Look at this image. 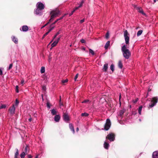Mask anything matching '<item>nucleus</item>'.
<instances>
[{
    "label": "nucleus",
    "instance_id": "nucleus-1",
    "mask_svg": "<svg viewBox=\"0 0 158 158\" xmlns=\"http://www.w3.org/2000/svg\"><path fill=\"white\" fill-rule=\"evenodd\" d=\"M123 34L125 43L127 45L124 44L122 46L121 51L123 57L125 59H128L131 56V53L127 47V45H128L129 43V34L127 30H125L124 31Z\"/></svg>",
    "mask_w": 158,
    "mask_h": 158
},
{
    "label": "nucleus",
    "instance_id": "nucleus-2",
    "mask_svg": "<svg viewBox=\"0 0 158 158\" xmlns=\"http://www.w3.org/2000/svg\"><path fill=\"white\" fill-rule=\"evenodd\" d=\"M111 126V122L109 119L108 118L106 120V122L104 126V128H102L101 130H105V131L108 130Z\"/></svg>",
    "mask_w": 158,
    "mask_h": 158
},
{
    "label": "nucleus",
    "instance_id": "nucleus-3",
    "mask_svg": "<svg viewBox=\"0 0 158 158\" xmlns=\"http://www.w3.org/2000/svg\"><path fill=\"white\" fill-rule=\"evenodd\" d=\"M158 100V98L157 97H155L152 98L151 101V103L149 105V106L150 108L153 107L156 105L157 102Z\"/></svg>",
    "mask_w": 158,
    "mask_h": 158
},
{
    "label": "nucleus",
    "instance_id": "nucleus-4",
    "mask_svg": "<svg viewBox=\"0 0 158 158\" xmlns=\"http://www.w3.org/2000/svg\"><path fill=\"white\" fill-rule=\"evenodd\" d=\"M51 13H52L51 15V18L49 19V22H51L52 20L54 18L56 17L60 13V11L58 10L56 11H54L51 12Z\"/></svg>",
    "mask_w": 158,
    "mask_h": 158
},
{
    "label": "nucleus",
    "instance_id": "nucleus-5",
    "mask_svg": "<svg viewBox=\"0 0 158 158\" xmlns=\"http://www.w3.org/2000/svg\"><path fill=\"white\" fill-rule=\"evenodd\" d=\"M106 139H108L110 141H114L115 139L114 134L112 133L109 134L106 136Z\"/></svg>",
    "mask_w": 158,
    "mask_h": 158
},
{
    "label": "nucleus",
    "instance_id": "nucleus-6",
    "mask_svg": "<svg viewBox=\"0 0 158 158\" xmlns=\"http://www.w3.org/2000/svg\"><path fill=\"white\" fill-rule=\"evenodd\" d=\"M15 108L14 105H13L9 109V111L10 114L13 115L15 113Z\"/></svg>",
    "mask_w": 158,
    "mask_h": 158
},
{
    "label": "nucleus",
    "instance_id": "nucleus-7",
    "mask_svg": "<svg viewBox=\"0 0 158 158\" xmlns=\"http://www.w3.org/2000/svg\"><path fill=\"white\" fill-rule=\"evenodd\" d=\"M37 7L41 10H43L44 9V6L43 3L39 2L37 4Z\"/></svg>",
    "mask_w": 158,
    "mask_h": 158
},
{
    "label": "nucleus",
    "instance_id": "nucleus-8",
    "mask_svg": "<svg viewBox=\"0 0 158 158\" xmlns=\"http://www.w3.org/2000/svg\"><path fill=\"white\" fill-rule=\"evenodd\" d=\"M28 27L27 25H23L20 28V29L21 31L23 32H27L28 30Z\"/></svg>",
    "mask_w": 158,
    "mask_h": 158
},
{
    "label": "nucleus",
    "instance_id": "nucleus-9",
    "mask_svg": "<svg viewBox=\"0 0 158 158\" xmlns=\"http://www.w3.org/2000/svg\"><path fill=\"white\" fill-rule=\"evenodd\" d=\"M60 38V37H59L56 40H55L53 42V43L51 44V46L52 47H53L57 45V44L58 43V42L59 41Z\"/></svg>",
    "mask_w": 158,
    "mask_h": 158
},
{
    "label": "nucleus",
    "instance_id": "nucleus-10",
    "mask_svg": "<svg viewBox=\"0 0 158 158\" xmlns=\"http://www.w3.org/2000/svg\"><path fill=\"white\" fill-rule=\"evenodd\" d=\"M63 116L64 120L66 122H68L69 120V118L67 114H64Z\"/></svg>",
    "mask_w": 158,
    "mask_h": 158
},
{
    "label": "nucleus",
    "instance_id": "nucleus-11",
    "mask_svg": "<svg viewBox=\"0 0 158 158\" xmlns=\"http://www.w3.org/2000/svg\"><path fill=\"white\" fill-rule=\"evenodd\" d=\"M152 158H158V151L154 152L153 153Z\"/></svg>",
    "mask_w": 158,
    "mask_h": 158
},
{
    "label": "nucleus",
    "instance_id": "nucleus-12",
    "mask_svg": "<svg viewBox=\"0 0 158 158\" xmlns=\"http://www.w3.org/2000/svg\"><path fill=\"white\" fill-rule=\"evenodd\" d=\"M42 10L40 9L39 8H37L35 11V14L37 15H41V11Z\"/></svg>",
    "mask_w": 158,
    "mask_h": 158
},
{
    "label": "nucleus",
    "instance_id": "nucleus-13",
    "mask_svg": "<svg viewBox=\"0 0 158 158\" xmlns=\"http://www.w3.org/2000/svg\"><path fill=\"white\" fill-rule=\"evenodd\" d=\"M60 119V116L59 115H56L54 117V120L56 122H58Z\"/></svg>",
    "mask_w": 158,
    "mask_h": 158
},
{
    "label": "nucleus",
    "instance_id": "nucleus-14",
    "mask_svg": "<svg viewBox=\"0 0 158 158\" xmlns=\"http://www.w3.org/2000/svg\"><path fill=\"white\" fill-rule=\"evenodd\" d=\"M125 111V110L124 109L120 110L118 113V116L122 117Z\"/></svg>",
    "mask_w": 158,
    "mask_h": 158
},
{
    "label": "nucleus",
    "instance_id": "nucleus-15",
    "mask_svg": "<svg viewBox=\"0 0 158 158\" xmlns=\"http://www.w3.org/2000/svg\"><path fill=\"white\" fill-rule=\"evenodd\" d=\"M108 69V64L107 63L105 64L103 66V70L104 72H106L107 71Z\"/></svg>",
    "mask_w": 158,
    "mask_h": 158
},
{
    "label": "nucleus",
    "instance_id": "nucleus-16",
    "mask_svg": "<svg viewBox=\"0 0 158 158\" xmlns=\"http://www.w3.org/2000/svg\"><path fill=\"white\" fill-rule=\"evenodd\" d=\"M138 10L139 12L141 13L142 15L144 16H146V14L144 12L142 9L141 8H138Z\"/></svg>",
    "mask_w": 158,
    "mask_h": 158
},
{
    "label": "nucleus",
    "instance_id": "nucleus-17",
    "mask_svg": "<svg viewBox=\"0 0 158 158\" xmlns=\"http://www.w3.org/2000/svg\"><path fill=\"white\" fill-rule=\"evenodd\" d=\"M12 40L15 44H17L18 43V39L14 36L11 37Z\"/></svg>",
    "mask_w": 158,
    "mask_h": 158
},
{
    "label": "nucleus",
    "instance_id": "nucleus-18",
    "mask_svg": "<svg viewBox=\"0 0 158 158\" xmlns=\"http://www.w3.org/2000/svg\"><path fill=\"white\" fill-rule=\"evenodd\" d=\"M69 127L70 130L72 131L73 133H75V130L73 126L71 123L69 124Z\"/></svg>",
    "mask_w": 158,
    "mask_h": 158
},
{
    "label": "nucleus",
    "instance_id": "nucleus-19",
    "mask_svg": "<svg viewBox=\"0 0 158 158\" xmlns=\"http://www.w3.org/2000/svg\"><path fill=\"white\" fill-rule=\"evenodd\" d=\"M109 144L108 143H106V142H105L104 143V148L106 149H108L109 147Z\"/></svg>",
    "mask_w": 158,
    "mask_h": 158
},
{
    "label": "nucleus",
    "instance_id": "nucleus-20",
    "mask_svg": "<svg viewBox=\"0 0 158 158\" xmlns=\"http://www.w3.org/2000/svg\"><path fill=\"white\" fill-rule=\"evenodd\" d=\"M51 113L53 115H55L57 113V111L54 109L51 110Z\"/></svg>",
    "mask_w": 158,
    "mask_h": 158
},
{
    "label": "nucleus",
    "instance_id": "nucleus-21",
    "mask_svg": "<svg viewBox=\"0 0 158 158\" xmlns=\"http://www.w3.org/2000/svg\"><path fill=\"white\" fill-rule=\"evenodd\" d=\"M118 66L121 69L122 68L123 65L121 60H119L118 63Z\"/></svg>",
    "mask_w": 158,
    "mask_h": 158
},
{
    "label": "nucleus",
    "instance_id": "nucleus-22",
    "mask_svg": "<svg viewBox=\"0 0 158 158\" xmlns=\"http://www.w3.org/2000/svg\"><path fill=\"white\" fill-rule=\"evenodd\" d=\"M110 41H108L106 43V44L105 46V49H106L108 48L109 46L110 45Z\"/></svg>",
    "mask_w": 158,
    "mask_h": 158
},
{
    "label": "nucleus",
    "instance_id": "nucleus-23",
    "mask_svg": "<svg viewBox=\"0 0 158 158\" xmlns=\"http://www.w3.org/2000/svg\"><path fill=\"white\" fill-rule=\"evenodd\" d=\"M143 108V106H140L138 108V111L139 114H141V112Z\"/></svg>",
    "mask_w": 158,
    "mask_h": 158
},
{
    "label": "nucleus",
    "instance_id": "nucleus-24",
    "mask_svg": "<svg viewBox=\"0 0 158 158\" xmlns=\"http://www.w3.org/2000/svg\"><path fill=\"white\" fill-rule=\"evenodd\" d=\"M45 72V68L44 66H42L41 68L40 73H43Z\"/></svg>",
    "mask_w": 158,
    "mask_h": 158
},
{
    "label": "nucleus",
    "instance_id": "nucleus-25",
    "mask_svg": "<svg viewBox=\"0 0 158 158\" xmlns=\"http://www.w3.org/2000/svg\"><path fill=\"white\" fill-rule=\"evenodd\" d=\"M26 153L25 152H22L20 155L21 158H24Z\"/></svg>",
    "mask_w": 158,
    "mask_h": 158
},
{
    "label": "nucleus",
    "instance_id": "nucleus-26",
    "mask_svg": "<svg viewBox=\"0 0 158 158\" xmlns=\"http://www.w3.org/2000/svg\"><path fill=\"white\" fill-rule=\"evenodd\" d=\"M143 31L142 30H140L139 31L137 34V36H139L140 35H141Z\"/></svg>",
    "mask_w": 158,
    "mask_h": 158
},
{
    "label": "nucleus",
    "instance_id": "nucleus-27",
    "mask_svg": "<svg viewBox=\"0 0 158 158\" xmlns=\"http://www.w3.org/2000/svg\"><path fill=\"white\" fill-rule=\"evenodd\" d=\"M60 34V32L59 31V32H57L56 34L54 36V37L53 39L51 41V42H50V43H51L52 41H53V40L56 37L59 35Z\"/></svg>",
    "mask_w": 158,
    "mask_h": 158
},
{
    "label": "nucleus",
    "instance_id": "nucleus-28",
    "mask_svg": "<svg viewBox=\"0 0 158 158\" xmlns=\"http://www.w3.org/2000/svg\"><path fill=\"white\" fill-rule=\"evenodd\" d=\"M28 146L26 145V146L24 148V151H23V152H25L26 153H27L28 151H29V149H28Z\"/></svg>",
    "mask_w": 158,
    "mask_h": 158
},
{
    "label": "nucleus",
    "instance_id": "nucleus-29",
    "mask_svg": "<svg viewBox=\"0 0 158 158\" xmlns=\"http://www.w3.org/2000/svg\"><path fill=\"white\" fill-rule=\"evenodd\" d=\"M16 152L15 154V156H18L19 155V151L17 148L16 149Z\"/></svg>",
    "mask_w": 158,
    "mask_h": 158
},
{
    "label": "nucleus",
    "instance_id": "nucleus-30",
    "mask_svg": "<svg viewBox=\"0 0 158 158\" xmlns=\"http://www.w3.org/2000/svg\"><path fill=\"white\" fill-rule=\"evenodd\" d=\"M89 114L86 113H82L81 114V116H85V117H87L89 116Z\"/></svg>",
    "mask_w": 158,
    "mask_h": 158
},
{
    "label": "nucleus",
    "instance_id": "nucleus-31",
    "mask_svg": "<svg viewBox=\"0 0 158 158\" xmlns=\"http://www.w3.org/2000/svg\"><path fill=\"white\" fill-rule=\"evenodd\" d=\"M114 65L113 64H111L110 66V69L112 72L114 71Z\"/></svg>",
    "mask_w": 158,
    "mask_h": 158
},
{
    "label": "nucleus",
    "instance_id": "nucleus-32",
    "mask_svg": "<svg viewBox=\"0 0 158 158\" xmlns=\"http://www.w3.org/2000/svg\"><path fill=\"white\" fill-rule=\"evenodd\" d=\"M55 27V26H52V25L50 26V28L48 30V31L49 33L52 31Z\"/></svg>",
    "mask_w": 158,
    "mask_h": 158
},
{
    "label": "nucleus",
    "instance_id": "nucleus-33",
    "mask_svg": "<svg viewBox=\"0 0 158 158\" xmlns=\"http://www.w3.org/2000/svg\"><path fill=\"white\" fill-rule=\"evenodd\" d=\"M84 2V1L83 0H82L81 2L79 4V5L78 6V7L79 8L81 7L82 6Z\"/></svg>",
    "mask_w": 158,
    "mask_h": 158
},
{
    "label": "nucleus",
    "instance_id": "nucleus-34",
    "mask_svg": "<svg viewBox=\"0 0 158 158\" xmlns=\"http://www.w3.org/2000/svg\"><path fill=\"white\" fill-rule=\"evenodd\" d=\"M89 52L92 55H94V51L91 49L89 48Z\"/></svg>",
    "mask_w": 158,
    "mask_h": 158
},
{
    "label": "nucleus",
    "instance_id": "nucleus-35",
    "mask_svg": "<svg viewBox=\"0 0 158 158\" xmlns=\"http://www.w3.org/2000/svg\"><path fill=\"white\" fill-rule=\"evenodd\" d=\"M47 106L48 109H50L51 107V105L50 102H47Z\"/></svg>",
    "mask_w": 158,
    "mask_h": 158
},
{
    "label": "nucleus",
    "instance_id": "nucleus-36",
    "mask_svg": "<svg viewBox=\"0 0 158 158\" xmlns=\"http://www.w3.org/2000/svg\"><path fill=\"white\" fill-rule=\"evenodd\" d=\"M66 15V14H64L63 16L60 17V18H59V19H57L56 21L57 22L58 21L60 20H61Z\"/></svg>",
    "mask_w": 158,
    "mask_h": 158
},
{
    "label": "nucleus",
    "instance_id": "nucleus-37",
    "mask_svg": "<svg viewBox=\"0 0 158 158\" xmlns=\"http://www.w3.org/2000/svg\"><path fill=\"white\" fill-rule=\"evenodd\" d=\"M6 107V106L5 105H2L1 106H0V109H2V108H5Z\"/></svg>",
    "mask_w": 158,
    "mask_h": 158
},
{
    "label": "nucleus",
    "instance_id": "nucleus-38",
    "mask_svg": "<svg viewBox=\"0 0 158 158\" xmlns=\"http://www.w3.org/2000/svg\"><path fill=\"white\" fill-rule=\"evenodd\" d=\"M68 79H66L65 80H64L62 81V82L63 83H66L68 82Z\"/></svg>",
    "mask_w": 158,
    "mask_h": 158
},
{
    "label": "nucleus",
    "instance_id": "nucleus-39",
    "mask_svg": "<svg viewBox=\"0 0 158 158\" xmlns=\"http://www.w3.org/2000/svg\"><path fill=\"white\" fill-rule=\"evenodd\" d=\"M138 98H136L135 100H133L132 102L134 103H135L138 101Z\"/></svg>",
    "mask_w": 158,
    "mask_h": 158
},
{
    "label": "nucleus",
    "instance_id": "nucleus-40",
    "mask_svg": "<svg viewBox=\"0 0 158 158\" xmlns=\"http://www.w3.org/2000/svg\"><path fill=\"white\" fill-rule=\"evenodd\" d=\"M19 103V101L16 99L15 101V105L18 106Z\"/></svg>",
    "mask_w": 158,
    "mask_h": 158
},
{
    "label": "nucleus",
    "instance_id": "nucleus-41",
    "mask_svg": "<svg viewBox=\"0 0 158 158\" xmlns=\"http://www.w3.org/2000/svg\"><path fill=\"white\" fill-rule=\"evenodd\" d=\"M75 10H73L69 14V16H71L72 15L73 13L75 12Z\"/></svg>",
    "mask_w": 158,
    "mask_h": 158
},
{
    "label": "nucleus",
    "instance_id": "nucleus-42",
    "mask_svg": "<svg viewBox=\"0 0 158 158\" xmlns=\"http://www.w3.org/2000/svg\"><path fill=\"white\" fill-rule=\"evenodd\" d=\"M78 73L77 74L75 77V78H74V80H75V81H76V80L77 78L78 77Z\"/></svg>",
    "mask_w": 158,
    "mask_h": 158
},
{
    "label": "nucleus",
    "instance_id": "nucleus-43",
    "mask_svg": "<svg viewBox=\"0 0 158 158\" xmlns=\"http://www.w3.org/2000/svg\"><path fill=\"white\" fill-rule=\"evenodd\" d=\"M13 64H10L9 68H8V69L10 70L12 67Z\"/></svg>",
    "mask_w": 158,
    "mask_h": 158
},
{
    "label": "nucleus",
    "instance_id": "nucleus-44",
    "mask_svg": "<svg viewBox=\"0 0 158 158\" xmlns=\"http://www.w3.org/2000/svg\"><path fill=\"white\" fill-rule=\"evenodd\" d=\"M85 21V19H83L81 20L80 21V23L81 24L83 23Z\"/></svg>",
    "mask_w": 158,
    "mask_h": 158
},
{
    "label": "nucleus",
    "instance_id": "nucleus-45",
    "mask_svg": "<svg viewBox=\"0 0 158 158\" xmlns=\"http://www.w3.org/2000/svg\"><path fill=\"white\" fill-rule=\"evenodd\" d=\"M80 41L82 43H85V41L83 39H81Z\"/></svg>",
    "mask_w": 158,
    "mask_h": 158
},
{
    "label": "nucleus",
    "instance_id": "nucleus-46",
    "mask_svg": "<svg viewBox=\"0 0 158 158\" xmlns=\"http://www.w3.org/2000/svg\"><path fill=\"white\" fill-rule=\"evenodd\" d=\"M18 88H19L18 86V85H16V92L18 93H19V91L18 90Z\"/></svg>",
    "mask_w": 158,
    "mask_h": 158
},
{
    "label": "nucleus",
    "instance_id": "nucleus-47",
    "mask_svg": "<svg viewBox=\"0 0 158 158\" xmlns=\"http://www.w3.org/2000/svg\"><path fill=\"white\" fill-rule=\"evenodd\" d=\"M49 33V32L48 31L47 32H46L43 35V37L46 36Z\"/></svg>",
    "mask_w": 158,
    "mask_h": 158
},
{
    "label": "nucleus",
    "instance_id": "nucleus-48",
    "mask_svg": "<svg viewBox=\"0 0 158 158\" xmlns=\"http://www.w3.org/2000/svg\"><path fill=\"white\" fill-rule=\"evenodd\" d=\"M89 101V100H85L83 101L82 102V103H86L88 102Z\"/></svg>",
    "mask_w": 158,
    "mask_h": 158
},
{
    "label": "nucleus",
    "instance_id": "nucleus-49",
    "mask_svg": "<svg viewBox=\"0 0 158 158\" xmlns=\"http://www.w3.org/2000/svg\"><path fill=\"white\" fill-rule=\"evenodd\" d=\"M24 82V79H23L21 80V83L22 85H23Z\"/></svg>",
    "mask_w": 158,
    "mask_h": 158
},
{
    "label": "nucleus",
    "instance_id": "nucleus-50",
    "mask_svg": "<svg viewBox=\"0 0 158 158\" xmlns=\"http://www.w3.org/2000/svg\"><path fill=\"white\" fill-rule=\"evenodd\" d=\"M119 102H120V104L121 105V102H120V99H121V94H120V95H119Z\"/></svg>",
    "mask_w": 158,
    "mask_h": 158
},
{
    "label": "nucleus",
    "instance_id": "nucleus-51",
    "mask_svg": "<svg viewBox=\"0 0 158 158\" xmlns=\"http://www.w3.org/2000/svg\"><path fill=\"white\" fill-rule=\"evenodd\" d=\"M50 22H49V21L47 23H46V24H45L44 26H43L42 27V28L43 27H45L46 26H47L48 24H49V23Z\"/></svg>",
    "mask_w": 158,
    "mask_h": 158
},
{
    "label": "nucleus",
    "instance_id": "nucleus-52",
    "mask_svg": "<svg viewBox=\"0 0 158 158\" xmlns=\"http://www.w3.org/2000/svg\"><path fill=\"white\" fill-rule=\"evenodd\" d=\"M2 70L0 68V75H2Z\"/></svg>",
    "mask_w": 158,
    "mask_h": 158
},
{
    "label": "nucleus",
    "instance_id": "nucleus-53",
    "mask_svg": "<svg viewBox=\"0 0 158 158\" xmlns=\"http://www.w3.org/2000/svg\"><path fill=\"white\" fill-rule=\"evenodd\" d=\"M109 35V33L108 32H107L106 35V38H108Z\"/></svg>",
    "mask_w": 158,
    "mask_h": 158
},
{
    "label": "nucleus",
    "instance_id": "nucleus-54",
    "mask_svg": "<svg viewBox=\"0 0 158 158\" xmlns=\"http://www.w3.org/2000/svg\"><path fill=\"white\" fill-rule=\"evenodd\" d=\"M79 8L78 7V6L75 7L74 9H73L75 11L76 10H77Z\"/></svg>",
    "mask_w": 158,
    "mask_h": 158
},
{
    "label": "nucleus",
    "instance_id": "nucleus-55",
    "mask_svg": "<svg viewBox=\"0 0 158 158\" xmlns=\"http://www.w3.org/2000/svg\"><path fill=\"white\" fill-rule=\"evenodd\" d=\"M28 158H31L32 157V156L31 155H28Z\"/></svg>",
    "mask_w": 158,
    "mask_h": 158
},
{
    "label": "nucleus",
    "instance_id": "nucleus-56",
    "mask_svg": "<svg viewBox=\"0 0 158 158\" xmlns=\"http://www.w3.org/2000/svg\"><path fill=\"white\" fill-rule=\"evenodd\" d=\"M32 120V118H29L28 119V121H29V122H31Z\"/></svg>",
    "mask_w": 158,
    "mask_h": 158
},
{
    "label": "nucleus",
    "instance_id": "nucleus-57",
    "mask_svg": "<svg viewBox=\"0 0 158 158\" xmlns=\"http://www.w3.org/2000/svg\"><path fill=\"white\" fill-rule=\"evenodd\" d=\"M57 22L56 20L51 25H54V24H55Z\"/></svg>",
    "mask_w": 158,
    "mask_h": 158
},
{
    "label": "nucleus",
    "instance_id": "nucleus-58",
    "mask_svg": "<svg viewBox=\"0 0 158 158\" xmlns=\"http://www.w3.org/2000/svg\"><path fill=\"white\" fill-rule=\"evenodd\" d=\"M79 131V128L78 127H77L76 128V131H77L78 132Z\"/></svg>",
    "mask_w": 158,
    "mask_h": 158
},
{
    "label": "nucleus",
    "instance_id": "nucleus-59",
    "mask_svg": "<svg viewBox=\"0 0 158 158\" xmlns=\"http://www.w3.org/2000/svg\"><path fill=\"white\" fill-rule=\"evenodd\" d=\"M35 158H38V155H37L35 157Z\"/></svg>",
    "mask_w": 158,
    "mask_h": 158
},
{
    "label": "nucleus",
    "instance_id": "nucleus-60",
    "mask_svg": "<svg viewBox=\"0 0 158 158\" xmlns=\"http://www.w3.org/2000/svg\"><path fill=\"white\" fill-rule=\"evenodd\" d=\"M60 102H61V96H60Z\"/></svg>",
    "mask_w": 158,
    "mask_h": 158
},
{
    "label": "nucleus",
    "instance_id": "nucleus-61",
    "mask_svg": "<svg viewBox=\"0 0 158 158\" xmlns=\"http://www.w3.org/2000/svg\"><path fill=\"white\" fill-rule=\"evenodd\" d=\"M14 158H19L18 157V156H15Z\"/></svg>",
    "mask_w": 158,
    "mask_h": 158
},
{
    "label": "nucleus",
    "instance_id": "nucleus-62",
    "mask_svg": "<svg viewBox=\"0 0 158 158\" xmlns=\"http://www.w3.org/2000/svg\"><path fill=\"white\" fill-rule=\"evenodd\" d=\"M154 2L155 3L156 2V0H153Z\"/></svg>",
    "mask_w": 158,
    "mask_h": 158
},
{
    "label": "nucleus",
    "instance_id": "nucleus-63",
    "mask_svg": "<svg viewBox=\"0 0 158 158\" xmlns=\"http://www.w3.org/2000/svg\"><path fill=\"white\" fill-rule=\"evenodd\" d=\"M83 49L84 50H85V48H83Z\"/></svg>",
    "mask_w": 158,
    "mask_h": 158
},
{
    "label": "nucleus",
    "instance_id": "nucleus-64",
    "mask_svg": "<svg viewBox=\"0 0 158 158\" xmlns=\"http://www.w3.org/2000/svg\"><path fill=\"white\" fill-rule=\"evenodd\" d=\"M44 87H43V89H44Z\"/></svg>",
    "mask_w": 158,
    "mask_h": 158
}]
</instances>
